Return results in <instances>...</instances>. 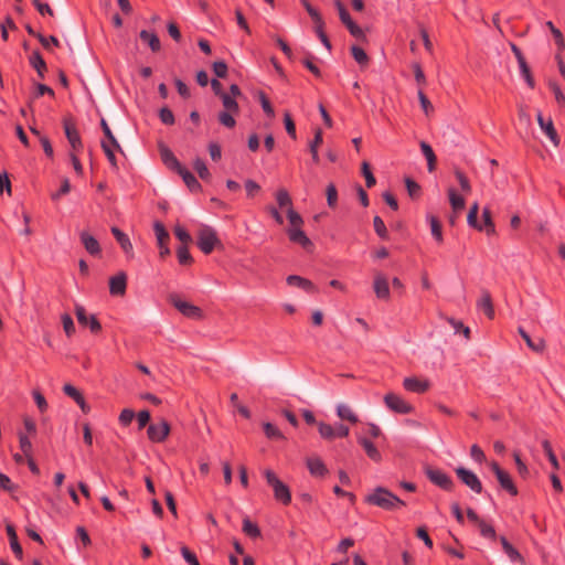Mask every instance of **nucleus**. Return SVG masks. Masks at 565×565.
<instances>
[{
    "instance_id": "obj_1",
    "label": "nucleus",
    "mask_w": 565,
    "mask_h": 565,
    "mask_svg": "<svg viewBox=\"0 0 565 565\" xmlns=\"http://www.w3.org/2000/svg\"><path fill=\"white\" fill-rule=\"evenodd\" d=\"M365 501L369 504L387 511H394L405 505L403 500L383 487L375 488L374 491L365 498Z\"/></svg>"
},
{
    "instance_id": "obj_2",
    "label": "nucleus",
    "mask_w": 565,
    "mask_h": 565,
    "mask_svg": "<svg viewBox=\"0 0 565 565\" xmlns=\"http://www.w3.org/2000/svg\"><path fill=\"white\" fill-rule=\"evenodd\" d=\"M220 99L224 109L217 116L218 122L222 126L232 129L236 125L235 116L239 113L237 99L232 95H227L226 92L221 94Z\"/></svg>"
},
{
    "instance_id": "obj_3",
    "label": "nucleus",
    "mask_w": 565,
    "mask_h": 565,
    "mask_svg": "<svg viewBox=\"0 0 565 565\" xmlns=\"http://www.w3.org/2000/svg\"><path fill=\"white\" fill-rule=\"evenodd\" d=\"M264 477L267 483L273 488L275 499L285 505L289 504L291 501L289 488L270 469L264 470Z\"/></svg>"
},
{
    "instance_id": "obj_4",
    "label": "nucleus",
    "mask_w": 565,
    "mask_h": 565,
    "mask_svg": "<svg viewBox=\"0 0 565 565\" xmlns=\"http://www.w3.org/2000/svg\"><path fill=\"white\" fill-rule=\"evenodd\" d=\"M220 244V239L213 227L203 225L198 233V247L204 253L210 254Z\"/></svg>"
},
{
    "instance_id": "obj_5",
    "label": "nucleus",
    "mask_w": 565,
    "mask_h": 565,
    "mask_svg": "<svg viewBox=\"0 0 565 565\" xmlns=\"http://www.w3.org/2000/svg\"><path fill=\"white\" fill-rule=\"evenodd\" d=\"M455 471L458 479L472 492L478 494L482 492V483L473 471L463 467H458Z\"/></svg>"
},
{
    "instance_id": "obj_6",
    "label": "nucleus",
    "mask_w": 565,
    "mask_h": 565,
    "mask_svg": "<svg viewBox=\"0 0 565 565\" xmlns=\"http://www.w3.org/2000/svg\"><path fill=\"white\" fill-rule=\"evenodd\" d=\"M171 303L178 309L184 317L190 319H201L203 317L201 308L190 303L185 300H182L175 295L170 297Z\"/></svg>"
},
{
    "instance_id": "obj_7",
    "label": "nucleus",
    "mask_w": 565,
    "mask_h": 565,
    "mask_svg": "<svg viewBox=\"0 0 565 565\" xmlns=\"http://www.w3.org/2000/svg\"><path fill=\"white\" fill-rule=\"evenodd\" d=\"M490 467H491L492 471L494 472L501 488L504 489L505 491H508L511 495H516L518 488L513 483L511 476L507 471L502 470L495 461H492L490 463Z\"/></svg>"
},
{
    "instance_id": "obj_8",
    "label": "nucleus",
    "mask_w": 565,
    "mask_h": 565,
    "mask_svg": "<svg viewBox=\"0 0 565 565\" xmlns=\"http://www.w3.org/2000/svg\"><path fill=\"white\" fill-rule=\"evenodd\" d=\"M170 433V425L162 419L159 423H152L148 426L147 435L152 443H162Z\"/></svg>"
},
{
    "instance_id": "obj_9",
    "label": "nucleus",
    "mask_w": 565,
    "mask_h": 565,
    "mask_svg": "<svg viewBox=\"0 0 565 565\" xmlns=\"http://www.w3.org/2000/svg\"><path fill=\"white\" fill-rule=\"evenodd\" d=\"M384 403L387 408L397 414H409L413 411V406L411 404L393 393H388L384 396Z\"/></svg>"
},
{
    "instance_id": "obj_10",
    "label": "nucleus",
    "mask_w": 565,
    "mask_h": 565,
    "mask_svg": "<svg viewBox=\"0 0 565 565\" xmlns=\"http://www.w3.org/2000/svg\"><path fill=\"white\" fill-rule=\"evenodd\" d=\"M428 479L444 490H451L454 487L452 479L440 469H428L426 472Z\"/></svg>"
},
{
    "instance_id": "obj_11",
    "label": "nucleus",
    "mask_w": 565,
    "mask_h": 565,
    "mask_svg": "<svg viewBox=\"0 0 565 565\" xmlns=\"http://www.w3.org/2000/svg\"><path fill=\"white\" fill-rule=\"evenodd\" d=\"M63 126H64L65 136L67 138V141H68L71 148H72V152L82 150L83 142H82L79 132H78L77 128L75 127V125L68 120H64Z\"/></svg>"
},
{
    "instance_id": "obj_12",
    "label": "nucleus",
    "mask_w": 565,
    "mask_h": 565,
    "mask_svg": "<svg viewBox=\"0 0 565 565\" xmlns=\"http://www.w3.org/2000/svg\"><path fill=\"white\" fill-rule=\"evenodd\" d=\"M75 315L77 318V321L82 326H88L90 331L94 333H97L100 331L102 326L97 318L93 315L90 317H87L86 310L83 306L76 305L75 306Z\"/></svg>"
},
{
    "instance_id": "obj_13",
    "label": "nucleus",
    "mask_w": 565,
    "mask_h": 565,
    "mask_svg": "<svg viewBox=\"0 0 565 565\" xmlns=\"http://www.w3.org/2000/svg\"><path fill=\"white\" fill-rule=\"evenodd\" d=\"M127 288V275L119 271L109 278V292L113 296H124Z\"/></svg>"
},
{
    "instance_id": "obj_14",
    "label": "nucleus",
    "mask_w": 565,
    "mask_h": 565,
    "mask_svg": "<svg viewBox=\"0 0 565 565\" xmlns=\"http://www.w3.org/2000/svg\"><path fill=\"white\" fill-rule=\"evenodd\" d=\"M306 466L310 475L315 478H323L328 475L329 470L321 458L309 457L306 460Z\"/></svg>"
},
{
    "instance_id": "obj_15",
    "label": "nucleus",
    "mask_w": 565,
    "mask_h": 565,
    "mask_svg": "<svg viewBox=\"0 0 565 565\" xmlns=\"http://www.w3.org/2000/svg\"><path fill=\"white\" fill-rule=\"evenodd\" d=\"M403 386L406 391L412 393L422 394L428 391L430 383L427 380L417 379L415 376L405 377Z\"/></svg>"
},
{
    "instance_id": "obj_16",
    "label": "nucleus",
    "mask_w": 565,
    "mask_h": 565,
    "mask_svg": "<svg viewBox=\"0 0 565 565\" xmlns=\"http://www.w3.org/2000/svg\"><path fill=\"white\" fill-rule=\"evenodd\" d=\"M154 235L158 242V246L160 248V255L164 256L170 253L169 247L167 246V241L169 238V233L164 228L161 222H154L153 224Z\"/></svg>"
},
{
    "instance_id": "obj_17",
    "label": "nucleus",
    "mask_w": 565,
    "mask_h": 565,
    "mask_svg": "<svg viewBox=\"0 0 565 565\" xmlns=\"http://www.w3.org/2000/svg\"><path fill=\"white\" fill-rule=\"evenodd\" d=\"M537 122L542 129V131L545 132V135L548 137V139L553 142L554 146H558L559 138L557 136V132L554 128L553 121L551 118L545 119L541 111H537Z\"/></svg>"
},
{
    "instance_id": "obj_18",
    "label": "nucleus",
    "mask_w": 565,
    "mask_h": 565,
    "mask_svg": "<svg viewBox=\"0 0 565 565\" xmlns=\"http://www.w3.org/2000/svg\"><path fill=\"white\" fill-rule=\"evenodd\" d=\"M63 392L75 401L84 414H88L90 412L89 405L86 403L84 396L75 386L72 384H65L63 386Z\"/></svg>"
},
{
    "instance_id": "obj_19",
    "label": "nucleus",
    "mask_w": 565,
    "mask_h": 565,
    "mask_svg": "<svg viewBox=\"0 0 565 565\" xmlns=\"http://www.w3.org/2000/svg\"><path fill=\"white\" fill-rule=\"evenodd\" d=\"M79 238L87 253L92 256L100 255V245L93 235L84 231L79 234Z\"/></svg>"
},
{
    "instance_id": "obj_20",
    "label": "nucleus",
    "mask_w": 565,
    "mask_h": 565,
    "mask_svg": "<svg viewBox=\"0 0 565 565\" xmlns=\"http://www.w3.org/2000/svg\"><path fill=\"white\" fill-rule=\"evenodd\" d=\"M111 233L115 236L118 244L120 245L124 253L127 256L131 257L134 255V247L128 235L115 226L111 227Z\"/></svg>"
},
{
    "instance_id": "obj_21",
    "label": "nucleus",
    "mask_w": 565,
    "mask_h": 565,
    "mask_svg": "<svg viewBox=\"0 0 565 565\" xmlns=\"http://www.w3.org/2000/svg\"><path fill=\"white\" fill-rule=\"evenodd\" d=\"M287 234L289 239L292 243L299 244L303 248H309L312 246L311 241L306 235V233L301 230V227L288 228Z\"/></svg>"
},
{
    "instance_id": "obj_22",
    "label": "nucleus",
    "mask_w": 565,
    "mask_h": 565,
    "mask_svg": "<svg viewBox=\"0 0 565 565\" xmlns=\"http://www.w3.org/2000/svg\"><path fill=\"white\" fill-rule=\"evenodd\" d=\"M160 154L163 163L171 169L172 171L177 172L182 169V164L177 159L174 153L167 147H161Z\"/></svg>"
},
{
    "instance_id": "obj_23",
    "label": "nucleus",
    "mask_w": 565,
    "mask_h": 565,
    "mask_svg": "<svg viewBox=\"0 0 565 565\" xmlns=\"http://www.w3.org/2000/svg\"><path fill=\"white\" fill-rule=\"evenodd\" d=\"M373 287L377 298L387 299L390 297L388 281L383 275H377L374 278Z\"/></svg>"
},
{
    "instance_id": "obj_24",
    "label": "nucleus",
    "mask_w": 565,
    "mask_h": 565,
    "mask_svg": "<svg viewBox=\"0 0 565 565\" xmlns=\"http://www.w3.org/2000/svg\"><path fill=\"white\" fill-rule=\"evenodd\" d=\"M286 280L289 286H295V287L301 288L310 294H313L317 290L316 286L310 280L302 278L300 276H297V275H290L287 277Z\"/></svg>"
},
{
    "instance_id": "obj_25",
    "label": "nucleus",
    "mask_w": 565,
    "mask_h": 565,
    "mask_svg": "<svg viewBox=\"0 0 565 565\" xmlns=\"http://www.w3.org/2000/svg\"><path fill=\"white\" fill-rule=\"evenodd\" d=\"M477 307L479 310L483 311L489 319H492L494 317L492 299L487 290L482 291L481 297L478 300Z\"/></svg>"
},
{
    "instance_id": "obj_26",
    "label": "nucleus",
    "mask_w": 565,
    "mask_h": 565,
    "mask_svg": "<svg viewBox=\"0 0 565 565\" xmlns=\"http://www.w3.org/2000/svg\"><path fill=\"white\" fill-rule=\"evenodd\" d=\"M519 333L525 341L526 345L533 350L534 352L542 353L545 350V341L542 338H539L536 340H532V338L529 335V333L523 329L519 328Z\"/></svg>"
},
{
    "instance_id": "obj_27",
    "label": "nucleus",
    "mask_w": 565,
    "mask_h": 565,
    "mask_svg": "<svg viewBox=\"0 0 565 565\" xmlns=\"http://www.w3.org/2000/svg\"><path fill=\"white\" fill-rule=\"evenodd\" d=\"M178 174L182 178L183 182L185 183L190 191H201L202 186L200 182L186 168L182 167V169L178 171Z\"/></svg>"
},
{
    "instance_id": "obj_28",
    "label": "nucleus",
    "mask_w": 565,
    "mask_h": 565,
    "mask_svg": "<svg viewBox=\"0 0 565 565\" xmlns=\"http://www.w3.org/2000/svg\"><path fill=\"white\" fill-rule=\"evenodd\" d=\"M139 38L145 42L152 52H158L161 49V43L158 35L154 32L142 30L139 33Z\"/></svg>"
},
{
    "instance_id": "obj_29",
    "label": "nucleus",
    "mask_w": 565,
    "mask_h": 565,
    "mask_svg": "<svg viewBox=\"0 0 565 565\" xmlns=\"http://www.w3.org/2000/svg\"><path fill=\"white\" fill-rule=\"evenodd\" d=\"M30 65L36 71L40 78H44L46 63L38 51H34L29 57Z\"/></svg>"
},
{
    "instance_id": "obj_30",
    "label": "nucleus",
    "mask_w": 565,
    "mask_h": 565,
    "mask_svg": "<svg viewBox=\"0 0 565 565\" xmlns=\"http://www.w3.org/2000/svg\"><path fill=\"white\" fill-rule=\"evenodd\" d=\"M337 415L341 419L348 420L352 424H355L359 422L356 414L353 412V409L348 404H343V403L338 404L337 405Z\"/></svg>"
},
{
    "instance_id": "obj_31",
    "label": "nucleus",
    "mask_w": 565,
    "mask_h": 565,
    "mask_svg": "<svg viewBox=\"0 0 565 565\" xmlns=\"http://www.w3.org/2000/svg\"><path fill=\"white\" fill-rule=\"evenodd\" d=\"M6 530H7V534L9 536L10 547H11L12 552L15 554V556L18 558L21 559L23 552H22V547L18 541V536H17L14 527L11 524H8Z\"/></svg>"
},
{
    "instance_id": "obj_32",
    "label": "nucleus",
    "mask_w": 565,
    "mask_h": 565,
    "mask_svg": "<svg viewBox=\"0 0 565 565\" xmlns=\"http://www.w3.org/2000/svg\"><path fill=\"white\" fill-rule=\"evenodd\" d=\"M419 146H420V150H422L424 157L427 160L428 171L433 172L436 167L435 152H434L433 148L430 147V145H428L426 141H420Z\"/></svg>"
},
{
    "instance_id": "obj_33",
    "label": "nucleus",
    "mask_w": 565,
    "mask_h": 565,
    "mask_svg": "<svg viewBox=\"0 0 565 565\" xmlns=\"http://www.w3.org/2000/svg\"><path fill=\"white\" fill-rule=\"evenodd\" d=\"M500 542H501L504 553L508 555V557L510 558L511 562H522L523 561L519 551L512 544H510V542L504 536L500 537Z\"/></svg>"
},
{
    "instance_id": "obj_34",
    "label": "nucleus",
    "mask_w": 565,
    "mask_h": 565,
    "mask_svg": "<svg viewBox=\"0 0 565 565\" xmlns=\"http://www.w3.org/2000/svg\"><path fill=\"white\" fill-rule=\"evenodd\" d=\"M427 222H428V224L430 226V233H431L433 237L438 243H443V241H444L443 230H441V224L438 221V218L436 216H434V215H428L427 216Z\"/></svg>"
},
{
    "instance_id": "obj_35",
    "label": "nucleus",
    "mask_w": 565,
    "mask_h": 565,
    "mask_svg": "<svg viewBox=\"0 0 565 565\" xmlns=\"http://www.w3.org/2000/svg\"><path fill=\"white\" fill-rule=\"evenodd\" d=\"M448 196L454 212H460L465 207L466 201L463 196L458 194L454 188L448 190Z\"/></svg>"
},
{
    "instance_id": "obj_36",
    "label": "nucleus",
    "mask_w": 565,
    "mask_h": 565,
    "mask_svg": "<svg viewBox=\"0 0 565 565\" xmlns=\"http://www.w3.org/2000/svg\"><path fill=\"white\" fill-rule=\"evenodd\" d=\"M360 445L363 447V449L365 450L366 455L374 461H380L381 460V454L380 451L377 450V448L375 447V445L369 440L367 438H361L359 440Z\"/></svg>"
},
{
    "instance_id": "obj_37",
    "label": "nucleus",
    "mask_w": 565,
    "mask_h": 565,
    "mask_svg": "<svg viewBox=\"0 0 565 565\" xmlns=\"http://www.w3.org/2000/svg\"><path fill=\"white\" fill-rule=\"evenodd\" d=\"M275 198L277 201V204L280 209H289L292 207V201L291 198L286 189H279L275 193Z\"/></svg>"
},
{
    "instance_id": "obj_38",
    "label": "nucleus",
    "mask_w": 565,
    "mask_h": 565,
    "mask_svg": "<svg viewBox=\"0 0 565 565\" xmlns=\"http://www.w3.org/2000/svg\"><path fill=\"white\" fill-rule=\"evenodd\" d=\"M322 143V131L320 129H317L315 132L313 140L309 145V150L312 156V161L315 163L319 162V153H318V147Z\"/></svg>"
},
{
    "instance_id": "obj_39",
    "label": "nucleus",
    "mask_w": 565,
    "mask_h": 565,
    "mask_svg": "<svg viewBox=\"0 0 565 565\" xmlns=\"http://www.w3.org/2000/svg\"><path fill=\"white\" fill-rule=\"evenodd\" d=\"M243 532L252 537V539H258L260 536V530L256 523H253L248 518H245L243 520Z\"/></svg>"
},
{
    "instance_id": "obj_40",
    "label": "nucleus",
    "mask_w": 565,
    "mask_h": 565,
    "mask_svg": "<svg viewBox=\"0 0 565 565\" xmlns=\"http://www.w3.org/2000/svg\"><path fill=\"white\" fill-rule=\"evenodd\" d=\"M193 168L198 172L199 177L202 180H204V181L210 180L211 173H210V171L207 169L206 163L201 158L198 157V158L194 159Z\"/></svg>"
},
{
    "instance_id": "obj_41",
    "label": "nucleus",
    "mask_w": 565,
    "mask_h": 565,
    "mask_svg": "<svg viewBox=\"0 0 565 565\" xmlns=\"http://www.w3.org/2000/svg\"><path fill=\"white\" fill-rule=\"evenodd\" d=\"M542 448H543L548 461L553 466V468L555 470H557L559 468V463H558L557 457L555 456V454L553 451L552 445L547 439H544L542 441Z\"/></svg>"
},
{
    "instance_id": "obj_42",
    "label": "nucleus",
    "mask_w": 565,
    "mask_h": 565,
    "mask_svg": "<svg viewBox=\"0 0 565 565\" xmlns=\"http://www.w3.org/2000/svg\"><path fill=\"white\" fill-rule=\"evenodd\" d=\"M373 226H374L375 233L382 239H387L388 238V232H387L386 225H385L384 221L380 216H377V215L374 216V218H373Z\"/></svg>"
},
{
    "instance_id": "obj_43",
    "label": "nucleus",
    "mask_w": 565,
    "mask_h": 565,
    "mask_svg": "<svg viewBox=\"0 0 565 565\" xmlns=\"http://www.w3.org/2000/svg\"><path fill=\"white\" fill-rule=\"evenodd\" d=\"M287 217L290 226L288 228L301 227L303 224V220L301 215L296 212L292 207L287 210Z\"/></svg>"
},
{
    "instance_id": "obj_44",
    "label": "nucleus",
    "mask_w": 565,
    "mask_h": 565,
    "mask_svg": "<svg viewBox=\"0 0 565 565\" xmlns=\"http://www.w3.org/2000/svg\"><path fill=\"white\" fill-rule=\"evenodd\" d=\"M519 68H520V74H521L522 78L525 81V83L527 84V86L530 88H533L534 79L531 75V71H530V67H529L526 61L519 63Z\"/></svg>"
},
{
    "instance_id": "obj_45",
    "label": "nucleus",
    "mask_w": 565,
    "mask_h": 565,
    "mask_svg": "<svg viewBox=\"0 0 565 565\" xmlns=\"http://www.w3.org/2000/svg\"><path fill=\"white\" fill-rule=\"evenodd\" d=\"M102 148L109 161V163L116 168L117 167V160H116V156H115V150H120V147L119 148H114L110 143L106 142V141H102Z\"/></svg>"
},
{
    "instance_id": "obj_46",
    "label": "nucleus",
    "mask_w": 565,
    "mask_h": 565,
    "mask_svg": "<svg viewBox=\"0 0 565 565\" xmlns=\"http://www.w3.org/2000/svg\"><path fill=\"white\" fill-rule=\"evenodd\" d=\"M351 53L356 63L360 65L367 64L369 56L362 47L354 45L351 47Z\"/></svg>"
},
{
    "instance_id": "obj_47",
    "label": "nucleus",
    "mask_w": 565,
    "mask_h": 565,
    "mask_svg": "<svg viewBox=\"0 0 565 565\" xmlns=\"http://www.w3.org/2000/svg\"><path fill=\"white\" fill-rule=\"evenodd\" d=\"M19 444L23 455L30 457L32 455V443L25 434L19 433Z\"/></svg>"
},
{
    "instance_id": "obj_48",
    "label": "nucleus",
    "mask_w": 565,
    "mask_h": 565,
    "mask_svg": "<svg viewBox=\"0 0 565 565\" xmlns=\"http://www.w3.org/2000/svg\"><path fill=\"white\" fill-rule=\"evenodd\" d=\"M100 126H102L103 132L107 139L105 141L110 143L114 148H119V143H118L117 139L113 135L107 121L104 118L100 120Z\"/></svg>"
},
{
    "instance_id": "obj_49",
    "label": "nucleus",
    "mask_w": 565,
    "mask_h": 565,
    "mask_svg": "<svg viewBox=\"0 0 565 565\" xmlns=\"http://www.w3.org/2000/svg\"><path fill=\"white\" fill-rule=\"evenodd\" d=\"M318 430L322 438L329 440L334 439V426L320 422L318 423Z\"/></svg>"
},
{
    "instance_id": "obj_50",
    "label": "nucleus",
    "mask_w": 565,
    "mask_h": 565,
    "mask_svg": "<svg viewBox=\"0 0 565 565\" xmlns=\"http://www.w3.org/2000/svg\"><path fill=\"white\" fill-rule=\"evenodd\" d=\"M177 257H178V262L181 265H189L192 263V256L190 255V252H189L186 245H182V246L178 247Z\"/></svg>"
},
{
    "instance_id": "obj_51",
    "label": "nucleus",
    "mask_w": 565,
    "mask_h": 565,
    "mask_svg": "<svg viewBox=\"0 0 565 565\" xmlns=\"http://www.w3.org/2000/svg\"><path fill=\"white\" fill-rule=\"evenodd\" d=\"M64 332L67 337H72L75 333V326L72 317L68 313H64L61 317Z\"/></svg>"
},
{
    "instance_id": "obj_52",
    "label": "nucleus",
    "mask_w": 565,
    "mask_h": 565,
    "mask_svg": "<svg viewBox=\"0 0 565 565\" xmlns=\"http://www.w3.org/2000/svg\"><path fill=\"white\" fill-rule=\"evenodd\" d=\"M479 526V530H480V534L486 537V539H489V540H495L497 537V533H495V530L492 525L486 523L484 521L480 522L478 524Z\"/></svg>"
},
{
    "instance_id": "obj_53",
    "label": "nucleus",
    "mask_w": 565,
    "mask_h": 565,
    "mask_svg": "<svg viewBox=\"0 0 565 565\" xmlns=\"http://www.w3.org/2000/svg\"><path fill=\"white\" fill-rule=\"evenodd\" d=\"M327 202L330 207H334L338 201V191L333 183L328 184L327 190Z\"/></svg>"
},
{
    "instance_id": "obj_54",
    "label": "nucleus",
    "mask_w": 565,
    "mask_h": 565,
    "mask_svg": "<svg viewBox=\"0 0 565 565\" xmlns=\"http://www.w3.org/2000/svg\"><path fill=\"white\" fill-rule=\"evenodd\" d=\"M264 431L268 438H271V439L282 438L281 431L271 423L264 424Z\"/></svg>"
},
{
    "instance_id": "obj_55",
    "label": "nucleus",
    "mask_w": 565,
    "mask_h": 565,
    "mask_svg": "<svg viewBox=\"0 0 565 565\" xmlns=\"http://www.w3.org/2000/svg\"><path fill=\"white\" fill-rule=\"evenodd\" d=\"M36 38L45 49L60 45L58 39L54 35L44 36L43 34H36Z\"/></svg>"
},
{
    "instance_id": "obj_56",
    "label": "nucleus",
    "mask_w": 565,
    "mask_h": 565,
    "mask_svg": "<svg viewBox=\"0 0 565 565\" xmlns=\"http://www.w3.org/2000/svg\"><path fill=\"white\" fill-rule=\"evenodd\" d=\"M362 173H363V177L365 178L366 186L372 188L375 184L376 180H375L372 171L370 170V166L366 161H364L362 163Z\"/></svg>"
},
{
    "instance_id": "obj_57",
    "label": "nucleus",
    "mask_w": 565,
    "mask_h": 565,
    "mask_svg": "<svg viewBox=\"0 0 565 565\" xmlns=\"http://www.w3.org/2000/svg\"><path fill=\"white\" fill-rule=\"evenodd\" d=\"M284 124H285V128H286L287 134L292 139H296L297 138L296 126H295V122H294L291 116L288 113H286L284 115Z\"/></svg>"
},
{
    "instance_id": "obj_58",
    "label": "nucleus",
    "mask_w": 565,
    "mask_h": 565,
    "mask_svg": "<svg viewBox=\"0 0 565 565\" xmlns=\"http://www.w3.org/2000/svg\"><path fill=\"white\" fill-rule=\"evenodd\" d=\"M181 555L189 565H200L196 555L191 552L186 546H182Z\"/></svg>"
},
{
    "instance_id": "obj_59",
    "label": "nucleus",
    "mask_w": 565,
    "mask_h": 565,
    "mask_svg": "<svg viewBox=\"0 0 565 565\" xmlns=\"http://www.w3.org/2000/svg\"><path fill=\"white\" fill-rule=\"evenodd\" d=\"M159 118L164 125L174 124V115L168 107H162L159 110Z\"/></svg>"
},
{
    "instance_id": "obj_60",
    "label": "nucleus",
    "mask_w": 565,
    "mask_h": 565,
    "mask_svg": "<svg viewBox=\"0 0 565 565\" xmlns=\"http://www.w3.org/2000/svg\"><path fill=\"white\" fill-rule=\"evenodd\" d=\"M470 457L478 463H482L486 460V455L483 450L477 444L471 446Z\"/></svg>"
},
{
    "instance_id": "obj_61",
    "label": "nucleus",
    "mask_w": 565,
    "mask_h": 565,
    "mask_svg": "<svg viewBox=\"0 0 565 565\" xmlns=\"http://www.w3.org/2000/svg\"><path fill=\"white\" fill-rule=\"evenodd\" d=\"M455 175L460 184L461 190L467 193L470 192L471 185L468 178L460 170H456Z\"/></svg>"
},
{
    "instance_id": "obj_62",
    "label": "nucleus",
    "mask_w": 565,
    "mask_h": 565,
    "mask_svg": "<svg viewBox=\"0 0 565 565\" xmlns=\"http://www.w3.org/2000/svg\"><path fill=\"white\" fill-rule=\"evenodd\" d=\"M71 191V184L67 178L62 180L60 190L51 195L52 200L57 201L62 195L67 194Z\"/></svg>"
},
{
    "instance_id": "obj_63",
    "label": "nucleus",
    "mask_w": 565,
    "mask_h": 565,
    "mask_svg": "<svg viewBox=\"0 0 565 565\" xmlns=\"http://www.w3.org/2000/svg\"><path fill=\"white\" fill-rule=\"evenodd\" d=\"M513 459H514V462H515V466H516L518 472H519L522 477L527 476V473H529L527 466L522 461V459H521V457H520V454H519L518 451H514V452H513Z\"/></svg>"
},
{
    "instance_id": "obj_64",
    "label": "nucleus",
    "mask_w": 565,
    "mask_h": 565,
    "mask_svg": "<svg viewBox=\"0 0 565 565\" xmlns=\"http://www.w3.org/2000/svg\"><path fill=\"white\" fill-rule=\"evenodd\" d=\"M213 72L217 77H225L227 74V65L223 61H216L213 63Z\"/></svg>"
}]
</instances>
